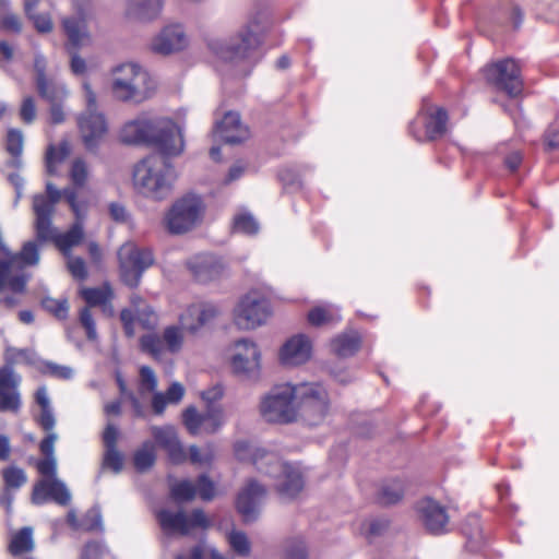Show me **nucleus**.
Listing matches in <instances>:
<instances>
[{
    "instance_id": "nucleus-1",
    "label": "nucleus",
    "mask_w": 559,
    "mask_h": 559,
    "mask_svg": "<svg viewBox=\"0 0 559 559\" xmlns=\"http://www.w3.org/2000/svg\"><path fill=\"white\" fill-rule=\"evenodd\" d=\"M119 138L124 144L156 147L166 156H178L185 150L181 127L169 117L148 112L124 122Z\"/></svg>"
},
{
    "instance_id": "nucleus-2",
    "label": "nucleus",
    "mask_w": 559,
    "mask_h": 559,
    "mask_svg": "<svg viewBox=\"0 0 559 559\" xmlns=\"http://www.w3.org/2000/svg\"><path fill=\"white\" fill-rule=\"evenodd\" d=\"M61 200V192L51 182L46 183V193L33 198V212L35 215L34 228L37 240L51 241L66 255L69 257L73 247L81 243L84 238V226L73 223L66 233H58L52 225L55 206Z\"/></svg>"
},
{
    "instance_id": "nucleus-3",
    "label": "nucleus",
    "mask_w": 559,
    "mask_h": 559,
    "mask_svg": "<svg viewBox=\"0 0 559 559\" xmlns=\"http://www.w3.org/2000/svg\"><path fill=\"white\" fill-rule=\"evenodd\" d=\"M177 179L173 165L162 156L150 155L140 160L133 169L135 189L147 198L163 200L167 198Z\"/></svg>"
},
{
    "instance_id": "nucleus-4",
    "label": "nucleus",
    "mask_w": 559,
    "mask_h": 559,
    "mask_svg": "<svg viewBox=\"0 0 559 559\" xmlns=\"http://www.w3.org/2000/svg\"><path fill=\"white\" fill-rule=\"evenodd\" d=\"M155 90L150 73L135 62H124L111 71V92L121 102L140 104Z\"/></svg>"
},
{
    "instance_id": "nucleus-5",
    "label": "nucleus",
    "mask_w": 559,
    "mask_h": 559,
    "mask_svg": "<svg viewBox=\"0 0 559 559\" xmlns=\"http://www.w3.org/2000/svg\"><path fill=\"white\" fill-rule=\"evenodd\" d=\"M205 211V203L200 195L185 194L177 199L165 214V228L171 235L190 233L203 223Z\"/></svg>"
},
{
    "instance_id": "nucleus-6",
    "label": "nucleus",
    "mask_w": 559,
    "mask_h": 559,
    "mask_svg": "<svg viewBox=\"0 0 559 559\" xmlns=\"http://www.w3.org/2000/svg\"><path fill=\"white\" fill-rule=\"evenodd\" d=\"M298 385H274L260 401L259 411L267 423L288 424L297 419Z\"/></svg>"
},
{
    "instance_id": "nucleus-7",
    "label": "nucleus",
    "mask_w": 559,
    "mask_h": 559,
    "mask_svg": "<svg viewBox=\"0 0 559 559\" xmlns=\"http://www.w3.org/2000/svg\"><path fill=\"white\" fill-rule=\"evenodd\" d=\"M273 313L270 300L262 293L251 290L241 296L235 305L233 322L239 330H255L266 324Z\"/></svg>"
},
{
    "instance_id": "nucleus-8",
    "label": "nucleus",
    "mask_w": 559,
    "mask_h": 559,
    "mask_svg": "<svg viewBox=\"0 0 559 559\" xmlns=\"http://www.w3.org/2000/svg\"><path fill=\"white\" fill-rule=\"evenodd\" d=\"M83 99L85 109L78 117V126L87 150H94L107 132L104 114L98 109L97 95L90 82L84 81Z\"/></svg>"
},
{
    "instance_id": "nucleus-9",
    "label": "nucleus",
    "mask_w": 559,
    "mask_h": 559,
    "mask_svg": "<svg viewBox=\"0 0 559 559\" xmlns=\"http://www.w3.org/2000/svg\"><path fill=\"white\" fill-rule=\"evenodd\" d=\"M329 412V396L319 384L302 383L297 389V417L309 426L323 423Z\"/></svg>"
},
{
    "instance_id": "nucleus-10",
    "label": "nucleus",
    "mask_w": 559,
    "mask_h": 559,
    "mask_svg": "<svg viewBox=\"0 0 559 559\" xmlns=\"http://www.w3.org/2000/svg\"><path fill=\"white\" fill-rule=\"evenodd\" d=\"M486 82L497 91L510 97H518L523 91L520 67L511 58L488 64L484 69Z\"/></svg>"
},
{
    "instance_id": "nucleus-11",
    "label": "nucleus",
    "mask_w": 559,
    "mask_h": 559,
    "mask_svg": "<svg viewBox=\"0 0 559 559\" xmlns=\"http://www.w3.org/2000/svg\"><path fill=\"white\" fill-rule=\"evenodd\" d=\"M218 305L210 301L194 302L188 306L179 316V324L186 333L199 335L203 330L211 329L222 316Z\"/></svg>"
},
{
    "instance_id": "nucleus-12",
    "label": "nucleus",
    "mask_w": 559,
    "mask_h": 559,
    "mask_svg": "<svg viewBox=\"0 0 559 559\" xmlns=\"http://www.w3.org/2000/svg\"><path fill=\"white\" fill-rule=\"evenodd\" d=\"M269 467L265 473L277 479L276 489L283 498H295L304 488L299 468L282 462L276 455H267Z\"/></svg>"
},
{
    "instance_id": "nucleus-13",
    "label": "nucleus",
    "mask_w": 559,
    "mask_h": 559,
    "mask_svg": "<svg viewBox=\"0 0 559 559\" xmlns=\"http://www.w3.org/2000/svg\"><path fill=\"white\" fill-rule=\"evenodd\" d=\"M157 520L163 531L168 534L188 535L197 527L206 528L210 525L205 513L200 509L193 510L191 514L185 511L160 510Z\"/></svg>"
},
{
    "instance_id": "nucleus-14",
    "label": "nucleus",
    "mask_w": 559,
    "mask_h": 559,
    "mask_svg": "<svg viewBox=\"0 0 559 559\" xmlns=\"http://www.w3.org/2000/svg\"><path fill=\"white\" fill-rule=\"evenodd\" d=\"M120 269L126 276L139 278L154 263V257L148 248L138 247L126 242L118 251Z\"/></svg>"
},
{
    "instance_id": "nucleus-15",
    "label": "nucleus",
    "mask_w": 559,
    "mask_h": 559,
    "mask_svg": "<svg viewBox=\"0 0 559 559\" xmlns=\"http://www.w3.org/2000/svg\"><path fill=\"white\" fill-rule=\"evenodd\" d=\"M260 352L254 342L241 338L235 342L231 355L233 371L245 378H253L260 369Z\"/></svg>"
},
{
    "instance_id": "nucleus-16",
    "label": "nucleus",
    "mask_w": 559,
    "mask_h": 559,
    "mask_svg": "<svg viewBox=\"0 0 559 559\" xmlns=\"http://www.w3.org/2000/svg\"><path fill=\"white\" fill-rule=\"evenodd\" d=\"M258 45L257 34L246 26L235 37L221 44L217 53L224 60L238 62L250 58Z\"/></svg>"
},
{
    "instance_id": "nucleus-17",
    "label": "nucleus",
    "mask_w": 559,
    "mask_h": 559,
    "mask_svg": "<svg viewBox=\"0 0 559 559\" xmlns=\"http://www.w3.org/2000/svg\"><path fill=\"white\" fill-rule=\"evenodd\" d=\"M189 43V37L180 24H169L152 38L150 48L154 53L169 56L185 50Z\"/></svg>"
},
{
    "instance_id": "nucleus-18",
    "label": "nucleus",
    "mask_w": 559,
    "mask_h": 559,
    "mask_svg": "<svg viewBox=\"0 0 559 559\" xmlns=\"http://www.w3.org/2000/svg\"><path fill=\"white\" fill-rule=\"evenodd\" d=\"M22 378L11 366L0 368V412L16 414L22 405L20 384Z\"/></svg>"
},
{
    "instance_id": "nucleus-19",
    "label": "nucleus",
    "mask_w": 559,
    "mask_h": 559,
    "mask_svg": "<svg viewBox=\"0 0 559 559\" xmlns=\"http://www.w3.org/2000/svg\"><path fill=\"white\" fill-rule=\"evenodd\" d=\"M312 354V342L305 334H296L288 338L280 349V361L287 367L306 364Z\"/></svg>"
},
{
    "instance_id": "nucleus-20",
    "label": "nucleus",
    "mask_w": 559,
    "mask_h": 559,
    "mask_svg": "<svg viewBox=\"0 0 559 559\" xmlns=\"http://www.w3.org/2000/svg\"><path fill=\"white\" fill-rule=\"evenodd\" d=\"M265 495L264 487L255 480H250L242 488L237 498V510L242 515L245 522H252L257 519Z\"/></svg>"
},
{
    "instance_id": "nucleus-21",
    "label": "nucleus",
    "mask_w": 559,
    "mask_h": 559,
    "mask_svg": "<svg viewBox=\"0 0 559 559\" xmlns=\"http://www.w3.org/2000/svg\"><path fill=\"white\" fill-rule=\"evenodd\" d=\"M171 496L176 501H190L197 495L205 501L215 497V485L206 475H201L197 484L190 480H181L171 485Z\"/></svg>"
},
{
    "instance_id": "nucleus-22",
    "label": "nucleus",
    "mask_w": 559,
    "mask_h": 559,
    "mask_svg": "<svg viewBox=\"0 0 559 559\" xmlns=\"http://www.w3.org/2000/svg\"><path fill=\"white\" fill-rule=\"evenodd\" d=\"M49 499L60 506H67L71 500V493L63 481L53 477L41 479L35 484L32 493V501L35 504H44Z\"/></svg>"
},
{
    "instance_id": "nucleus-23",
    "label": "nucleus",
    "mask_w": 559,
    "mask_h": 559,
    "mask_svg": "<svg viewBox=\"0 0 559 559\" xmlns=\"http://www.w3.org/2000/svg\"><path fill=\"white\" fill-rule=\"evenodd\" d=\"M417 512L424 526L432 534H441L447 531L449 515L443 506L438 501L426 498L417 504Z\"/></svg>"
},
{
    "instance_id": "nucleus-24",
    "label": "nucleus",
    "mask_w": 559,
    "mask_h": 559,
    "mask_svg": "<svg viewBox=\"0 0 559 559\" xmlns=\"http://www.w3.org/2000/svg\"><path fill=\"white\" fill-rule=\"evenodd\" d=\"M150 431L156 444L166 451L173 463L179 464L187 460V453L173 426H151Z\"/></svg>"
},
{
    "instance_id": "nucleus-25",
    "label": "nucleus",
    "mask_w": 559,
    "mask_h": 559,
    "mask_svg": "<svg viewBox=\"0 0 559 559\" xmlns=\"http://www.w3.org/2000/svg\"><path fill=\"white\" fill-rule=\"evenodd\" d=\"M163 0H126L123 16L129 22L151 23L162 13Z\"/></svg>"
},
{
    "instance_id": "nucleus-26",
    "label": "nucleus",
    "mask_w": 559,
    "mask_h": 559,
    "mask_svg": "<svg viewBox=\"0 0 559 559\" xmlns=\"http://www.w3.org/2000/svg\"><path fill=\"white\" fill-rule=\"evenodd\" d=\"M214 135L225 143L237 144L249 136L248 129L241 123L237 112H227L214 130Z\"/></svg>"
},
{
    "instance_id": "nucleus-27",
    "label": "nucleus",
    "mask_w": 559,
    "mask_h": 559,
    "mask_svg": "<svg viewBox=\"0 0 559 559\" xmlns=\"http://www.w3.org/2000/svg\"><path fill=\"white\" fill-rule=\"evenodd\" d=\"M79 294L85 300L88 308L99 307L104 314L108 317L114 316L115 310L111 304L114 292L107 283L99 287H81Z\"/></svg>"
},
{
    "instance_id": "nucleus-28",
    "label": "nucleus",
    "mask_w": 559,
    "mask_h": 559,
    "mask_svg": "<svg viewBox=\"0 0 559 559\" xmlns=\"http://www.w3.org/2000/svg\"><path fill=\"white\" fill-rule=\"evenodd\" d=\"M58 440V433L46 435L39 443V450L45 459L36 464L38 472L45 476V479L57 477V459L55 455V443Z\"/></svg>"
},
{
    "instance_id": "nucleus-29",
    "label": "nucleus",
    "mask_w": 559,
    "mask_h": 559,
    "mask_svg": "<svg viewBox=\"0 0 559 559\" xmlns=\"http://www.w3.org/2000/svg\"><path fill=\"white\" fill-rule=\"evenodd\" d=\"M35 401L40 407L39 413L35 415V420L47 435L57 433L53 430L56 426V416L53 414V408L46 386L37 389L35 393Z\"/></svg>"
},
{
    "instance_id": "nucleus-30",
    "label": "nucleus",
    "mask_w": 559,
    "mask_h": 559,
    "mask_svg": "<svg viewBox=\"0 0 559 559\" xmlns=\"http://www.w3.org/2000/svg\"><path fill=\"white\" fill-rule=\"evenodd\" d=\"M64 32L70 44L75 48H81L91 43V36L84 17H66L62 22Z\"/></svg>"
},
{
    "instance_id": "nucleus-31",
    "label": "nucleus",
    "mask_w": 559,
    "mask_h": 559,
    "mask_svg": "<svg viewBox=\"0 0 559 559\" xmlns=\"http://www.w3.org/2000/svg\"><path fill=\"white\" fill-rule=\"evenodd\" d=\"M235 454L240 461H252L257 468L263 473H265V469L269 467L266 456L274 455L248 441H237L235 444Z\"/></svg>"
},
{
    "instance_id": "nucleus-32",
    "label": "nucleus",
    "mask_w": 559,
    "mask_h": 559,
    "mask_svg": "<svg viewBox=\"0 0 559 559\" xmlns=\"http://www.w3.org/2000/svg\"><path fill=\"white\" fill-rule=\"evenodd\" d=\"M185 386L173 382L165 393L155 392L152 397V409L155 415H163L169 404H178L185 396Z\"/></svg>"
},
{
    "instance_id": "nucleus-33",
    "label": "nucleus",
    "mask_w": 559,
    "mask_h": 559,
    "mask_svg": "<svg viewBox=\"0 0 559 559\" xmlns=\"http://www.w3.org/2000/svg\"><path fill=\"white\" fill-rule=\"evenodd\" d=\"M223 263L211 254H199L188 261V267L195 276L219 275Z\"/></svg>"
},
{
    "instance_id": "nucleus-34",
    "label": "nucleus",
    "mask_w": 559,
    "mask_h": 559,
    "mask_svg": "<svg viewBox=\"0 0 559 559\" xmlns=\"http://www.w3.org/2000/svg\"><path fill=\"white\" fill-rule=\"evenodd\" d=\"M4 148L10 155L9 164L12 167L22 165V153L24 148V134L21 130L11 128L4 138Z\"/></svg>"
},
{
    "instance_id": "nucleus-35",
    "label": "nucleus",
    "mask_w": 559,
    "mask_h": 559,
    "mask_svg": "<svg viewBox=\"0 0 559 559\" xmlns=\"http://www.w3.org/2000/svg\"><path fill=\"white\" fill-rule=\"evenodd\" d=\"M225 539L237 557L249 558L251 556L252 543L246 532L233 527L225 533Z\"/></svg>"
},
{
    "instance_id": "nucleus-36",
    "label": "nucleus",
    "mask_w": 559,
    "mask_h": 559,
    "mask_svg": "<svg viewBox=\"0 0 559 559\" xmlns=\"http://www.w3.org/2000/svg\"><path fill=\"white\" fill-rule=\"evenodd\" d=\"M35 548L32 527H23L11 536L9 551L12 556H22Z\"/></svg>"
},
{
    "instance_id": "nucleus-37",
    "label": "nucleus",
    "mask_w": 559,
    "mask_h": 559,
    "mask_svg": "<svg viewBox=\"0 0 559 559\" xmlns=\"http://www.w3.org/2000/svg\"><path fill=\"white\" fill-rule=\"evenodd\" d=\"M332 350L340 357L353 356L360 346V337L356 332L338 335L332 341Z\"/></svg>"
},
{
    "instance_id": "nucleus-38",
    "label": "nucleus",
    "mask_w": 559,
    "mask_h": 559,
    "mask_svg": "<svg viewBox=\"0 0 559 559\" xmlns=\"http://www.w3.org/2000/svg\"><path fill=\"white\" fill-rule=\"evenodd\" d=\"M40 0H24V11L26 16L33 22L34 27L39 33H50L53 24L49 14L36 13V8Z\"/></svg>"
},
{
    "instance_id": "nucleus-39",
    "label": "nucleus",
    "mask_w": 559,
    "mask_h": 559,
    "mask_svg": "<svg viewBox=\"0 0 559 559\" xmlns=\"http://www.w3.org/2000/svg\"><path fill=\"white\" fill-rule=\"evenodd\" d=\"M404 495V485L399 479L384 481L379 491L377 499L380 504L390 506L399 502Z\"/></svg>"
},
{
    "instance_id": "nucleus-40",
    "label": "nucleus",
    "mask_w": 559,
    "mask_h": 559,
    "mask_svg": "<svg viewBox=\"0 0 559 559\" xmlns=\"http://www.w3.org/2000/svg\"><path fill=\"white\" fill-rule=\"evenodd\" d=\"M70 154V145L62 142L58 146L49 145L46 152V170L47 174L53 176L57 174L58 166L62 164Z\"/></svg>"
},
{
    "instance_id": "nucleus-41",
    "label": "nucleus",
    "mask_w": 559,
    "mask_h": 559,
    "mask_svg": "<svg viewBox=\"0 0 559 559\" xmlns=\"http://www.w3.org/2000/svg\"><path fill=\"white\" fill-rule=\"evenodd\" d=\"M308 323L312 326H322L341 320L338 311L332 306L314 307L307 316Z\"/></svg>"
},
{
    "instance_id": "nucleus-42",
    "label": "nucleus",
    "mask_w": 559,
    "mask_h": 559,
    "mask_svg": "<svg viewBox=\"0 0 559 559\" xmlns=\"http://www.w3.org/2000/svg\"><path fill=\"white\" fill-rule=\"evenodd\" d=\"M448 114L439 108L435 114L429 115L426 121V135L429 140L441 138L447 131Z\"/></svg>"
},
{
    "instance_id": "nucleus-43",
    "label": "nucleus",
    "mask_w": 559,
    "mask_h": 559,
    "mask_svg": "<svg viewBox=\"0 0 559 559\" xmlns=\"http://www.w3.org/2000/svg\"><path fill=\"white\" fill-rule=\"evenodd\" d=\"M155 460V445L151 441L143 442L133 455V464L138 472H145L151 468L154 465Z\"/></svg>"
},
{
    "instance_id": "nucleus-44",
    "label": "nucleus",
    "mask_w": 559,
    "mask_h": 559,
    "mask_svg": "<svg viewBox=\"0 0 559 559\" xmlns=\"http://www.w3.org/2000/svg\"><path fill=\"white\" fill-rule=\"evenodd\" d=\"M0 25L4 31L15 34L23 29L21 17L10 10V0H0Z\"/></svg>"
},
{
    "instance_id": "nucleus-45",
    "label": "nucleus",
    "mask_w": 559,
    "mask_h": 559,
    "mask_svg": "<svg viewBox=\"0 0 559 559\" xmlns=\"http://www.w3.org/2000/svg\"><path fill=\"white\" fill-rule=\"evenodd\" d=\"M140 347L143 352L150 354L155 359H162L165 353H168L165 346L163 335L148 333L140 338Z\"/></svg>"
},
{
    "instance_id": "nucleus-46",
    "label": "nucleus",
    "mask_w": 559,
    "mask_h": 559,
    "mask_svg": "<svg viewBox=\"0 0 559 559\" xmlns=\"http://www.w3.org/2000/svg\"><path fill=\"white\" fill-rule=\"evenodd\" d=\"M186 331L182 325H169L164 329L163 337L168 353H179L183 346Z\"/></svg>"
},
{
    "instance_id": "nucleus-47",
    "label": "nucleus",
    "mask_w": 559,
    "mask_h": 559,
    "mask_svg": "<svg viewBox=\"0 0 559 559\" xmlns=\"http://www.w3.org/2000/svg\"><path fill=\"white\" fill-rule=\"evenodd\" d=\"M183 425L193 435L205 433L204 413H199L195 407L189 406L182 414Z\"/></svg>"
},
{
    "instance_id": "nucleus-48",
    "label": "nucleus",
    "mask_w": 559,
    "mask_h": 559,
    "mask_svg": "<svg viewBox=\"0 0 559 559\" xmlns=\"http://www.w3.org/2000/svg\"><path fill=\"white\" fill-rule=\"evenodd\" d=\"M59 191L61 192V199H66L75 216L74 223H81V226H84V221L88 209L87 203L78 200L73 188L68 187Z\"/></svg>"
},
{
    "instance_id": "nucleus-49",
    "label": "nucleus",
    "mask_w": 559,
    "mask_h": 559,
    "mask_svg": "<svg viewBox=\"0 0 559 559\" xmlns=\"http://www.w3.org/2000/svg\"><path fill=\"white\" fill-rule=\"evenodd\" d=\"M1 475L7 489H19L27 481L26 473L14 465L3 468Z\"/></svg>"
},
{
    "instance_id": "nucleus-50",
    "label": "nucleus",
    "mask_w": 559,
    "mask_h": 559,
    "mask_svg": "<svg viewBox=\"0 0 559 559\" xmlns=\"http://www.w3.org/2000/svg\"><path fill=\"white\" fill-rule=\"evenodd\" d=\"M26 282H0V304L13 306L16 304V295L25 290Z\"/></svg>"
},
{
    "instance_id": "nucleus-51",
    "label": "nucleus",
    "mask_w": 559,
    "mask_h": 559,
    "mask_svg": "<svg viewBox=\"0 0 559 559\" xmlns=\"http://www.w3.org/2000/svg\"><path fill=\"white\" fill-rule=\"evenodd\" d=\"M36 87L38 94L50 103L58 102L61 97L66 96L67 94L63 87H57L47 78L36 80Z\"/></svg>"
},
{
    "instance_id": "nucleus-52",
    "label": "nucleus",
    "mask_w": 559,
    "mask_h": 559,
    "mask_svg": "<svg viewBox=\"0 0 559 559\" xmlns=\"http://www.w3.org/2000/svg\"><path fill=\"white\" fill-rule=\"evenodd\" d=\"M43 308L49 313L53 314L59 320H64L69 313V302L67 298L55 299L45 297L41 300Z\"/></svg>"
},
{
    "instance_id": "nucleus-53",
    "label": "nucleus",
    "mask_w": 559,
    "mask_h": 559,
    "mask_svg": "<svg viewBox=\"0 0 559 559\" xmlns=\"http://www.w3.org/2000/svg\"><path fill=\"white\" fill-rule=\"evenodd\" d=\"M69 176L74 187L83 188L88 179V166L86 162L79 157L73 159Z\"/></svg>"
},
{
    "instance_id": "nucleus-54",
    "label": "nucleus",
    "mask_w": 559,
    "mask_h": 559,
    "mask_svg": "<svg viewBox=\"0 0 559 559\" xmlns=\"http://www.w3.org/2000/svg\"><path fill=\"white\" fill-rule=\"evenodd\" d=\"M205 433L216 432L224 424V412L221 407L209 406L204 412Z\"/></svg>"
},
{
    "instance_id": "nucleus-55",
    "label": "nucleus",
    "mask_w": 559,
    "mask_h": 559,
    "mask_svg": "<svg viewBox=\"0 0 559 559\" xmlns=\"http://www.w3.org/2000/svg\"><path fill=\"white\" fill-rule=\"evenodd\" d=\"M40 371L44 374L62 380L71 379L74 374V371L71 367L58 365L52 361H44L40 366Z\"/></svg>"
},
{
    "instance_id": "nucleus-56",
    "label": "nucleus",
    "mask_w": 559,
    "mask_h": 559,
    "mask_svg": "<svg viewBox=\"0 0 559 559\" xmlns=\"http://www.w3.org/2000/svg\"><path fill=\"white\" fill-rule=\"evenodd\" d=\"M234 229L237 233L254 235L259 230V224L250 214H239L234 219Z\"/></svg>"
},
{
    "instance_id": "nucleus-57",
    "label": "nucleus",
    "mask_w": 559,
    "mask_h": 559,
    "mask_svg": "<svg viewBox=\"0 0 559 559\" xmlns=\"http://www.w3.org/2000/svg\"><path fill=\"white\" fill-rule=\"evenodd\" d=\"M83 531H103L100 510L97 507L90 509L82 518Z\"/></svg>"
},
{
    "instance_id": "nucleus-58",
    "label": "nucleus",
    "mask_w": 559,
    "mask_h": 559,
    "mask_svg": "<svg viewBox=\"0 0 559 559\" xmlns=\"http://www.w3.org/2000/svg\"><path fill=\"white\" fill-rule=\"evenodd\" d=\"M134 314L136 321L142 325L143 329L153 330L157 325V316L148 306L136 308L134 310Z\"/></svg>"
},
{
    "instance_id": "nucleus-59",
    "label": "nucleus",
    "mask_w": 559,
    "mask_h": 559,
    "mask_svg": "<svg viewBox=\"0 0 559 559\" xmlns=\"http://www.w3.org/2000/svg\"><path fill=\"white\" fill-rule=\"evenodd\" d=\"M140 393H150L154 392L157 388V378L155 376V372L151 367L143 366L140 369Z\"/></svg>"
},
{
    "instance_id": "nucleus-60",
    "label": "nucleus",
    "mask_w": 559,
    "mask_h": 559,
    "mask_svg": "<svg viewBox=\"0 0 559 559\" xmlns=\"http://www.w3.org/2000/svg\"><path fill=\"white\" fill-rule=\"evenodd\" d=\"M103 467L109 468L115 473L121 472L123 467V455L118 451V449L105 450Z\"/></svg>"
},
{
    "instance_id": "nucleus-61",
    "label": "nucleus",
    "mask_w": 559,
    "mask_h": 559,
    "mask_svg": "<svg viewBox=\"0 0 559 559\" xmlns=\"http://www.w3.org/2000/svg\"><path fill=\"white\" fill-rule=\"evenodd\" d=\"M80 323L86 332V337L90 341L97 340V331L94 318L88 307H84L80 311Z\"/></svg>"
},
{
    "instance_id": "nucleus-62",
    "label": "nucleus",
    "mask_w": 559,
    "mask_h": 559,
    "mask_svg": "<svg viewBox=\"0 0 559 559\" xmlns=\"http://www.w3.org/2000/svg\"><path fill=\"white\" fill-rule=\"evenodd\" d=\"M190 461L191 463L200 466H204L211 463L213 460V451L210 447L199 449L195 445L190 448Z\"/></svg>"
},
{
    "instance_id": "nucleus-63",
    "label": "nucleus",
    "mask_w": 559,
    "mask_h": 559,
    "mask_svg": "<svg viewBox=\"0 0 559 559\" xmlns=\"http://www.w3.org/2000/svg\"><path fill=\"white\" fill-rule=\"evenodd\" d=\"M106 547L102 543H87L81 554V559H103Z\"/></svg>"
},
{
    "instance_id": "nucleus-64",
    "label": "nucleus",
    "mask_w": 559,
    "mask_h": 559,
    "mask_svg": "<svg viewBox=\"0 0 559 559\" xmlns=\"http://www.w3.org/2000/svg\"><path fill=\"white\" fill-rule=\"evenodd\" d=\"M286 559H307V549L302 540H294L286 550Z\"/></svg>"
}]
</instances>
